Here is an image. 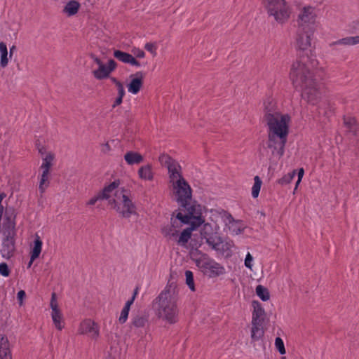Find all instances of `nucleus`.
I'll list each match as a JSON object with an SVG mask.
<instances>
[{
  "instance_id": "1",
  "label": "nucleus",
  "mask_w": 359,
  "mask_h": 359,
  "mask_svg": "<svg viewBox=\"0 0 359 359\" xmlns=\"http://www.w3.org/2000/svg\"><path fill=\"white\" fill-rule=\"evenodd\" d=\"M264 106L263 118L268 127L266 147L271 149L272 156L280 158L285 153L290 117L276 111V103L271 97L264 100Z\"/></svg>"
},
{
  "instance_id": "2",
  "label": "nucleus",
  "mask_w": 359,
  "mask_h": 359,
  "mask_svg": "<svg viewBox=\"0 0 359 359\" xmlns=\"http://www.w3.org/2000/svg\"><path fill=\"white\" fill-rule=\"evenodd\" d=\"M318 65L316 57H297L290 72L293 85L302 88V98L313 105L318 102L321 96L319 84L314 76Z\"/></svg>"
},
{
  "instance_id": "3",
  "label": "nucleus",
  "mask_w": 359,
  "mask_h": 359,
  "mask_svg": "<svg viewBox=\"0 0 359 359\" xmlns=\"http://www.w3.org/2000/svg\"><path fill=\"white\" fill-rule=\"evenodd\" d=\"M176 285L170 281L165 288L154 299V304H157L158 316L170 324L177 320L178 309L177 306V294Z\"/></svg>"
},
{
  "instance_id": "4",
  "label": "nucleus",
  "mask_w": 359,
  "mask_h": 359,
  "mask_svg": "<svg viewBox=\"0 0 359 359\" xmlns=\"http://www.w3.org/2000/svg\"><path fill=\"white\" fill-rule=\"evenodd\" d=\"M177 218L184 224H191V222H198L197 219L201 220V224L205 222V219L202 216L201 205L196 201L191 203V201H189V205L185 207L180 205Z\"/></svg>"
},
{
  "instance_id": "5",
  "label": "nucleus",
  "mask_w": 359,
  "mask_h": 359,
  "mask_svg": "<svg viewBox=\"0 0 359 359\" xmlns=\"http://www.w3.org/2000/svg\"><path fill=\"white\" fill-rule=\"evenodd\" d=\"M314 32V29L297 28L295 42L297 57H316L311 49V37L313 36Z\"/></svg>"
},
{
  "instance_id": "6",
  "label": "nucleus",
  "mask_w": 359,
  "mask_h": 359,
  "mask_svg": "<svg viewBox=\"0 0 359 359\" xmlns=\"http://www.w3.org/2000/svg\"><path fill=\"white\" fill-rule=\"evenodd\" d=\"M264 6L269 16L280 24L285 23L290 18V11L285 0H265Z\"/></svg>"
},
{
  "instance_id": "7",
  "label": "nucleus",
  "mask_w": 359,
  "mask_h": 359,
  "mask_svg": "<svg viewBox=\"0 0 359 359\" xmlns=\"http://www.w3.org/2000/svg\"><path fill=\"white\" fill-rule=\"evenodd\" d=\"M173 187L175 189L176 201L181 207L189 205V201H191L192 189L184 178L180 176V179L176 181Z\"/></svg>"
},
{
  "instance_id": "8",
  "label": "nucleus",
  "mask_w": 359,
  "mask_h": 359,
  "mask_svg": "<svg viewBox=\"0 0 359 359\" xmlns=\"http://www.w3.org/2000/svg\"><path fill=\"white\" fill-rule=\"evenodd\" d=\"M201 231V237L205 239L206 243L213 250H219V245L223 243L221 236L215 231V229L210 223H203Z\"/></svg>"
},
{
  "instance_id": "9",
  "label": "nucleus",
  "mask_w": 359,
  "mask_h": 359,
  "mask_svg": "<svg viewBox=\"0 0 359 359\" xmlns=\"http://www.w3.org/2000/svg\"><path fill=\"white\" fill-rule=\"evenodd\" d=\"M316 14L314 8L312 6H305L302 8L297 18V28H304L306 29H315Z\"/></svg>"
},
{
  "instance_id": "10",
  "label": "nucleus",
  "mask_w": 359,
  "mask_h": 359,
  "mask_svg": "<svg viewBox=\"0 0 359 359\" xmlns=\"http://www.w3.org/2000/svg\"><path fill=\"white\" fill-rule=\"evenodd\" d=\"M126 191L124 188H122L121 192L116 191L114 196L116 198L121 199V202L123 204V208H121L118 213L124 218H129L132 215H136L137 212L135 203L125 194Z\"/></svg>"
},
{
  "instance_id": "11",
  "label": "nucleus",
  "mask_w": 359,
  "mask_h": 359,
  "mask_svg": "<svg viewBox=\"0 0 359 359\" xmlns=\"http://www.w3.org/2000/svg\"><path fill=\"white\" fill-rule=\"evenodd\" d=\"M54 154L49 153L43 159V163L41 165V168L43 170L41 180L39 182V190L41 195L45 192L46 189L49 186L48 175L49 170L52 166V161L54 159Z\"/></svg>"
},
{
  "instance_id": "12",
  "label": "nucleus",
  "mask_w": 359,
  "mask_h": 359,
  "mask_svg": "<svg viewBox=\"0 0 359 359\" xmlns=\"http://www.w3.org/2000/svg\"><path fill=\"white\" fill-rule=\"evenodd\" d=\"M198 266L202 272L210 278L219 276L224 273V268L212 259L203 261L201 265Z\"/></svg>"
},
{
  "instance_id": "13",
  "label": "nucleus",
  "mask_w": 359,
  "mask_h": 359,
  "mask_svg": "<svg viewBox=\"0 0 359 359\" xmlns=\"http://www.w3.org/2000/svg\"><path fill=\"white\" fill-rule=\"evenodd\" d=\"M15 252V237L4 236L2 239L1 248L0 252L1 256L6 259H11L14 256Z\"/></svg>"
},
{
  "instance_id": "14",
  "label": "nucleus",
  "mask_w": 359,
  "mask_h": 359,
  "mask_svg": "<svg viewBox=\"0 0 359 359\" xmlns=\"http://www.w3.org/2000/svg\"><path fill=\"white\" fill-rule=\"evenodd\" d=\"M50 306L52 309V319L53 323L57 330H61L64 327V325H62V314L58 308L55 292L52 293Z\"/></svg>"
},
{
  "instance_id": "15",
  "label": "nucleus",
  "mask_w": 359,
  "mask_h": 359,
  "mask_svg": "<svg viewBox=\"0 0 359 359\" xmlns=\"http://www.w3.org/2000/svg\"><path fill=\"white\" fill-rule=\"evenodd\" d=\"M253 307L252 325H262L266 317V312L262 304L257 300L252 302Z\"/></svg>"
},
{
  "instance_id": "16",
  "label": "nucleus",
  "mask_w": 359,
  "mask_h": 359,
  "mask_svg": "<svg viewBox=\"0 0 359 359\" xmlns=\"http://www.w3.org/2000/svg\"><path fill=\"white\" fill-rule=\"evenodd\" d=\"M144 76L145 74L141 71L130 75L131 80L128 84V90L130 93L136 95L140 92L143 86Z\"/></svg>"
},
{
  "instance_id": "17",
  "label": "nucleus",
  "mask_w": 359,
  "mask_h": 359,
  "mask_svg": "<svg viewBox=\"0 0 359 359\" xmlns=\"http://www.w3.org/2000/svg\"><path fill=\"white\" fill-rule=\"evenodd\" d=\"M79 332L81 334H90L93 338L99 336L97 325L90 319H86L81 323Z\"/></svg>"
},
{
  "instance_id": "18",
  "label": "nucleus",
  "mask_w": 359,
  "mask_h": 359,
  "mask_svg": "<svg viewBox=\"0 0 359 359\" xmlns=\"http://www.w3.org/2000/svg\"><path fill=\"white\" fill-rule=\"evenodd\" d=\"M159 160L161 161H164L165 164L167 165L170 179H174L177 177V176L179 177L180 176H182V175L177 170V168L180 169L181 168L180 165L177 164L171 157L163 154L159 157Z\"/></svg>"
},
{
  "instance_id": "19",
  "label": "nucleus",
  "mask_w": 359,
  "mask_h": 359,
  "mask_svg": "<svg viewBox=\"0 0 359 359\" xmlns=\"http://www.w3.org/2000/svg\"><path fill=\"white\" fill-rule=\"evenodd\" d=\"M198 222H191L190 224V227H188L184 229L179 237L177 241V243L181 245H184L188 243L189 239H191V232L194 230H196L198 227L201 225V222L199 219H197Z\"/></svg>"
},
{
  "instance_id": "20",
  "label": "nucleus",
  "mask_w": 359,
  "mask_h": 359,
  "mask_svg": "<svg viewBox=\"0 0 359 359\" xmlns=\"http://www.w3.org/2000/svg\"><path fill=\"white\" fill-rule=\"evenodd\" d=\"M42 244L40 236L36 234L34 240V247L30 252V260L28 263V267H30L33 262L39 257L41 252Z\"/></svg>"
},
{
  "instance_id": "21",
  "label": "nucleus",
  "mask_w": 359,
  "mask_h": 359,
  "mask_svg": "<svg viewBox=\"0 0 359 359\" xmlns=\"http://www.w3.org/2000/svg\"><path fill=\"white\" fill-rule=\"evenodd\" d=\"M10 343L6 335L0 337V359H12Z\"/></svg>"
},
{
  "instance_id": "22",
  "label": "nucleus",
  "mask_w": 359,
  "mask_h": 359,
  "mask_svg": "<svg viewBox=\"0 0 359 359\" xmlns=\"http://www.w3.org/2000/svg\"><path fill=\"white\" fill-rule=\"evenodd\" d=\"M124 160L129 165H138L144 161L143 156L139 152L128 151L124 154Z\"/></svg>"
},
{
  "instance_id": "23",
  "label": "nucleus",
  "mask_w": 359,
  "mask_h": 359,
  "mask_svg": "<svg viewBox=\"0 0 359 359\" xmlns=\"http://www.w3.org/2000/svg\"><path fill=\"white\" fill-rule=\"evenodd\" d=\"M120 184V180H116L109 185L105 186L102 190L97 194L102 200L109 199L110 198V193L115 190Z\"/></svg>"
},
{
  "instance_id": "24",
  "label": "nucleus",
  "mask_w": 359,
  "mask_h": 359,
  "mask_svg": "<svg viewBox=\"0 0 359 359\" xmlns=\"http://www.w3.org/2000/svg\"><path fill=\"white\" fill-rule=\"evenodd\" d=\"M139 177L144 180L151 181L154 179V173L152 172V165L147 164L141 166L138 170Z\"/></svg>"
},
{
  "instance_id": "25",
  "label": "nucleus",
  "mask_w": 359,
  "mask_h": 359,
  "mask_svg": "<svg viewBox=\"0 0 359 359\" xmlns=\"http://www.w3.org/2000/svg\"><path fill=\"white\" fill-rule=\"evenodd\" d=\"M15 225H16L15 221L4 220V222L3 224L4 236L15 237V236H16Z\"/></svg>"
},
{
  "instance_id": "26",
  "label": "nucleus",
  "mask_w": 359,
  "mask_h": 359,
  "mask_svg": "<svg viewBox=\"0 0 359 359\" xmlns=\"http://www.w3.org/2000/svg\"><path fill=\"white\" fill-rule=\"evenodd\" d=\"M80 7V4L76 0L69 1L65 6L63 12L68 16H72L77 13Z\"/></svg>"
},
{
  "instance_id": "27",
  "label": "nucleus",
  "mask_w": 359,
  "mask_h": 359,
  "mask_svg": "<svg viewBox=\"0 0 359 359\" xmlns=\"http://www.w3.org/2000/svg\"><path fill=\"white\" fill-rule=\"evenodd\" d=\"M92 73L93 76L97 80H102L110 77V72L105 65L99 67L97 69L93 70Z\"/></svg>"
},
{
  "instance_id": "28",
  "label": "nucleus",
  "mask_w": 359,
  "mask_h": 359,
  "mask_svg": "<svg viewBox=\"0 0 359 359\" xmlns=\"http://www.w3.org/2000/svg\"><path fill=\"white\" fill-rule=\"evenodd\" d=\"M8 49L6 44L1 41L0 42V66L5 68L8 63Z\"/></svg>"
},
{
  "instance_id": "29",
  "label": "nucleus",
  "mask_w": 359,
  "mask_h": 359,
  "mask_svg": "<svg viewBox=\"0 0 359 359\" xmlns=\"http://www.w3.org/2000/svg\"><path fill=\"white\" fill-rule=\"evenodd\" d=\"M359 43V36L345 37L333 42L331 46L344 45L352 46Z\"/></svg>"
},
{
  "instance_id": "30",
  "label": "nucleus",
  "mask_w": 359,
  "mask_h": 359,
  "mask_svg": "<svg viewBox=\"0 0 359 359\" xmlns=\"http://www.w3.org/2000/svg\"><path fill=\"white\" fill-rule=\"evenodd\" d=\"M163 236L169 239L178 236L179 231L173 228V225L168 224L161 229Z\"/></svg>"
},
{
  "instance_id": "31",
  "label": "nucleus",
  "mask_w": 359,
  "mask_h": 359,
  "mask_svg": "<svg viewBox=\"0 0 359 359\" xmlns=\"http://www.w3.org/2000/svg\"><path fill=\"white\" fill-rule=\"evenodd\" d=\"M257 295L264 302H266L270 299V294L269 290L262 285H258L255 289Z\"/></svg>"
},
{
  "instance_id": "32",
  "label": "nucleus",
  "mask_w": 359,
  "mask_h": 359,
  "mask_svg": "<svg viewBox=\"0 0 359 359\" xmlns=\"http://www.w3.org/2000/svg\"><path fill=\"white\" fill-rule=\"evenodd\" d=\"M113 55L115 58L126 64H128L132 56L131 54L120 50H114Z\"/></svg>"
},
{
  "instance_id": "33",
  "label": "nucleus",
  "mask_w": 359,
  "mask_h": 359,
  "mask_svg": "<svg viewBox=\"0 0 359 359\" xmlns=\"http://www.w3.org/2000/svg\"><path fill=\"white\" fill-rule=\"evenodd\" d=\"M262 325H252L251 330V338L252 341H257L261 339L264 334Z\"/></svg>"
},
{
  "instance_id": "34",
  "label": "nucleus",
  "mask_w": 359,
  "mask_h": 359,
  "mask_svg": "<svg viewBox=\"0 0 359 359\" xmlns=\"http://www.w3.org/2000/svg\"><path fill=\"white\" fill-rule=\"evenodd\" d=\"M254 181V184L252 188V196L254 198H256L259 196L262 182L259 176H255Z\"/></svg>"
},
{
  "instance_id": "35",
  "label": "nucleus",
  "mask_w": 359,
  "mask_h": 359,
  "mask_svg": "<svg viewBox=\"0 0 359 359\" xmlns=\"http://www.w3.org/2000/svg\"><path fill=\"white\" fill-rule=\"evenodd\" d=\"M17 212L13 207L8 206L6 208L4 213V220L15 221Z\"/></svg>"
},
{
  "instance_id": "36",
  "label": "nucleus",
  "mask_w": 359,
  "mask_h": 359,
  "mask_svg": "<svg viewBox=\"0 0 359 359\" xmlns=\"http://www.w3.org/2000/svg\"><path fill=\"white\" fill-rule=\"evenodd\" d=\"M185 277H186V284L188 285L189 288L192 292H194L196 290V288H195L193 272L189 270H187L185 271Z\"/></svg>"
},
{
  "instance_id": "37",
  "label": "nucleus",
  "mask_w": 359,
  "mask_h": 359,
  "mask_svg": "<svg viewBox=\"0 0 359 359\" xmlns=\"http://www.w3.org/2000/svg\"><path fill=\"white\" fill-rule=\"evenodd\" d=\"M147 321V319L145 317L137 316L133 318L132 324L136 327H142Z\"/></svg>"
},
{
  "instance_id": "38",
  "label": "nucleus",
  "mask_w": 359,
  "mask_h": 359,
  "mask_svg": "<svg viewBox=\"0 0 359 359\" xmlns=\"http://www.w3.org/2000/svg\"><path fill=\"white\" fill-rule=\"evenodd\" d=\"M275 346L280 354L283 355L286 353L283 339L278 337L275 339Z\"/></svg>"
},
{
  "instance_id": "39",
  "label": "nucleus",
  "mask_w": 359,
  "mask_h": 359,
  "mask_svg": "<svg viewBox=\"0 0 359 359\" xmlns=\"http://www.w3.org/2000/svg\"><path fill=\"white\" fill-rule=\"evenodd\" d=\"M108 203L109 205H111V208L116 210L117 212L121 211V203L118 201V198H111V197L107 199Z\"/></svg>"
},
{
  "instance_id": "40",
  "label": "nucleus",
  "mask_w": 359,
  "mask_h": 359,
  "mask_svg": "<svg viewBox=\"0 0 359 359\" xmlns=\"http://www.w3.org/2000/svg\"><path fill=\"white\" fill-rule=\"evenodd\" d=\"M129 311H130V309L126 308V306H124L123 308L121 313V316L118 319V321L121 324H123L124 323L126 322L128 317Z\"/></svg>"
},
{
  "instance_id": "41",
  "label": "nucleus",
  "mask_w": 359,
  "mask_h": 359,
  "mask_svg": "<svg viewBox=\"0 0 359 359\" xmlns=\"http://www.w3.org/2000/svg\"><path fill=\"white\" fill-rule=\"evenodd\" d=\"M182 224H184L181 221L179 220V219L177 218V214L175 215V212L172 214V217L170 219V224L173 225V228L175 229H177L178 228H180L182 226Z\"/></svg>"
},
{
  "instance_id": "42",
  "label": "nucleus",
  "mask_w": 359,
  "mask_h": 359,
  "mask_svg": "<svg viewBox=\"0 0 359 359\" xmlns=\"http://www.w3.org/2000/svg\"><path fill=\"white\" fill-rule=\"evenodd\" d=\"M11 271L6 263L2 262L0 264V274L4 277L9 276Z\"/></svg>"
},
{
  "instance_id": "43",
  "label": "nucleus",
  "mask_w": 359,
  "mask_h": 359,
  "mask_svg": "<svg viewBox=\"0 0 359 359\" xmlns=\"http://www.w3.org/2000/svg\"><path fill=\"white\" fill-rule=\"evenodd\" d=\"M144 48L150 52L153 56L156 55L157 46L156 43H147L144 46Z\"/></svg>"
},
{
  "instance_id": "44",
  "label": "nucleus",
  "mask_w": 359,
  "mask_h": 359,
  "mask_svg": "<svg viewBox=\"0 0 359 359\" xmlns=\"http://www.w3.org/2000/svg\"><path fill=\"white\" fill-rule=\"evenodd\" d=\"M106 66H107L109 72L111 74L112 72H114L116 69V68L117 67V63L114 60L110 59V60H109L107 65H106Z\"/></svg>"
},
{
  "instance_id": "45",
  "label": "nucleus",
  "mask_w": 359,
  "mask_h": 359,
  "mask_svg": "<svg viewBox=\"0 0 359 359\" xmlns=\"http://www.w3.org/2000/svg\"><path fill=\"white\" fill-rule=\"evenodd\" d=\"M253 260V257L251 255L250 252H248L245 259V266L248 269H252V262Z\"/></svg>"
},
{
  "instance_id": "46",
  "label": "nucleus",
  "mask_w": 359,
  "mask_h": 359,
  "mask_svg": "<svg viewBox=\"0 0 359 359\" xmlns=\"http://www.w3.org/2000/svg\"><path fill=\"white\" fill-rule=\"evenodd\" d=\"M291 182V177L288 176L287 175H284L283 177L280 178L278 180V183L281 185H285Z\"/></svg>"
},
{
  "instance_id": "47",
  "label": "nucleus",
  "mask_w": 359,
  "mask_h": 359,
  "mask_svg": "<svg viewBox=\"0 0 359 359\" xmlns=\"http://www.w3.org/2000/svg\"><path fill=\"white\" fill-rule=\"evenodd\" d=\"M137 293V287L134 290V292H133V294L132 297L129 300H128L126 302V303L124 306H126V308H128V309L130 308V306L134 302V300H135V299L136 297Z\"/></svg>"
},
{
  "instance_id": "48",
  "label": "nucleus",
  "mask_w": 359,
  "mask_h": 359,
  "mask_svg": "<svg viewBox=\"0 0 359 359\" xmlns=\"http://www.w3.org/2000/svg\"><path fill=\"white\" fill-rule=\"evenodd\" d=\"M26 297V293L24 290H20L17 294V299L19 301L20 305L22 304L23 299Z\"/></svg>"
},
{
  "instance_id": "49",
  "label": "nucleus",
  "mask_w": 359,
  "mask_h": 359,
  "mask_svg": "<svg viewBox=\"0 0 359 359\" xmlns=\"http://www.w3.org/2000/svg\"><path fill=\"white\" fill-rule=\"evenodd\" d=\"M90 57L98 65V67L100 66H103L104 65V64H103L102 60L98 57H97L95 54L90 53Z\"/></svg>"
},
{
  "instance_id": "50",
  "label": "nucleus",
  "mask_w": 359,
  "mask_h": 359,
  "mask_svg": "<svg viewBox=\"0 0 359 359\" xmlns=\"http://www.w3.org/2000/svg\"><path fill=\"white\" fill-rule=\"evenodd\" d=\"M102 200L99 194H97L94 197H93L88 203L87 205H95L98 201Z\"/></svg>"
},
{
  "instance_id": "51",
  "label": "nucleus",
  "mask_w": 359,
  "mask_h": 359,
  "mask_svg": "<svg viewBox=\"0 0 359 359\" xmlns=\"http://www.w3.org/2000/svg\"><path fill=\"white\" fill-rule=\"evenodd\" d=\"M117 90H118V95L124 97L126 92H125V89H124V87H123V85L122 83L120 85H118Z\"/></svg>"
},
{
  "instance_id": "52",
  "label": "nucleus",
  "mask_w": 359,
  "mask_h": 359,
  "mask_svg": "<svg viewBox=\"0 0 359 359\" xmlns=\"http://www.w3.org/2000/svg\"><path fill=\"white\" fill-rule=\"evenodd\" d=\"M123 97L118 95V97L115 99V100L111 106L112 108L114 109L117 106L120 105L123 102Z\"/></svg>"
},
{
  "instance_id": "53",
  "label": "nucleus",
  "mask_w": 359,
  "mask_h": 359,
  "mask_svg": "<svg viewBox=\"0 0 359 359\" xmlns=\"http://www.w3.org/2000/svg\"><path fill=\"white\" fill-rule=\"evenodd\" d=\"M356 122L355 118H349L348 119L344 118V123L349 128H351L352 125Z\"/></svg>"
},
{
  "instance_id": "54",
  "label": "nucleus",
  "mask_w": 359,
  "mask_h": 359,
  "mask_svg": "<svg viewBox=\"0 0 359 359\" xmlns=\"http://www.w3.org/2000/svg\"><path fill=\"white\" fill-rule=\"evenodd\" d=\"M304 174V168H299V170H298V180L296 183V187H297V185L299 184V182H301L302 177H303V175Z\"/></svg>"
},
{
  "instance_id": "55",
  "label": "nucleus",
  "mask_w": 359,
  "mask_h": 359,
  "mask_svg": "<svg viewBox=\"0 0 359 359\" xmlns=\"http://www.w3.org/2000/svg\"><path fill=\"white\" fill-rule=\"evenodd\" d=\"M128 64L136 67L140 66V62L138 60H137L133 55L131 56Z\"/></svg>"
},
{
  "instance_id": "56",
  "label": "nucleus",
  "mask_w": 359,
  "mask_h": 359,
  "mask_svg": "<svg viewBox=\"0 0 359 359\" xmlns=\"http://www.w3.org/2000/svg\"><path fill=\"white\" fill-rule=\"evenodd\" d=\"M134 54L135 55L136 57L137 58H143L145 55L144 52L142 50L138 49L137 52H134Z\"/></svg>"
},
{
  "instance_id": "57",
  "label": "nucleus",
  "mask_w": 359,
  "mask_h": 359,
  "mask_svg": "<svg viewBox=\"0 0 359 359\" xmlns=\"http://www.w3.org/2000/svg\"><path fill=\"white\" fill-rule=\"evenodd\" d=\"M17 50V48L15 45L12 46L11 48H10V50H9V57L10 58H12L13 57V55L14 53V52Z\"/></svg>"
},
{
  "instance_id": "58",
  "label": "nucleus",
  "mask_w": 359,
  "mask_h": 359,
  "mask_svg": "<svg viewBox=\"0 0 359 359\" xmlns=\"http://www.w3.org/2000/svg\"><path fill=\"white\" fill-rule=\"evenodd\" d=\"M110 79L116 85V87L118 86V85H120L121 83V82L115 77H110Z\"/></svg>"
},
{
  "instance_id": "59",
  "label": "nucleus",
  "mask_w": 359,
  "mask_h": 359,
  "mask_svg": "<svg viewBox=\"0 0 359 359\" xmlns=\"http://www.w3.org/2000/svg\"><path fill=\"white\" fill-rule=\"evenodd\" d=\"M244 230V228L238 227L237 229H233V231L236 233V234L241 233Z\"/></svg>"
},
{
  "instance_id": "60",
  "label": "nucleus",
  "mask_w": 359,
  "mask_h": 359,
  "mask_svg": "<svg viewBox=\"0 0 359 359\" xmlns=\"http://www.w3.org/2000/svg\"><path fill=\"white\" fill-rule=\"evenodd\" d=\"M190 245L192 246V248H194L195 246L197 247V242H196V241L195 239L191 238V242H190Z\"/></svg>"
},
{
  "instance_id": "61",
  "label": "nucleus",
  "mask_w": 359,
  "mask_h": 359,
  "mask_svg": "<svg viewBox=\"0 0 359 359\" xmlns=\"http://www.w3.org/2000/svg\"><path fill=\"white\" fill-rule=\"evenodd\" d=\"M295 175H296V171L295 170H293L292 172H291L287 174L288 176L291 177V181L292 180V179L294 178Z\"/></svg>"
},
{
  "instance_id": "62",
  "label": "nucleus",
  "mask_w": 359,
  "mask_h": 359,
  "mask_svg": "<svg viewBox=\"0 0 359 359\" xmlns=\"http://www.w3.org/2000/svg\"><path fill=\"white\" fill-rule=\"evenodd\" d=\"M229 245H228V243H226L225 245H222V250L223 251L226 250H229Z\"/></svg>"
},
{
  "instance_id": "63",
  "label": "nucleus",
  "mask_w": 359,
  "mask_h": 359,
  "mask_svg": "<svg viewBox=\"0 0 359 359\" xmlns=\"http://www.w3.org/2000/svg\"><path fill=\"white\" fill-rule=\"evenodd\" d=\"M6 197L5 193H1L0 194V199L3 200Z\"/></svg>"
},
{
  "instance_id": "64",
  "label": "nucleus",
  "mask_w": 359,
  "mask_h": 359,
  "mask_svg": "<svg viewBox=\"0 0 359 359\" xmlns=\"http://www.w3.org/2000/svg\"><path fill=\"white\" fill-rule=\"evenodd\" d=\"M229 222H231L234 221V219L233 218V217L230 214L229 215Z\"/></svg>"
}]
</instances>
